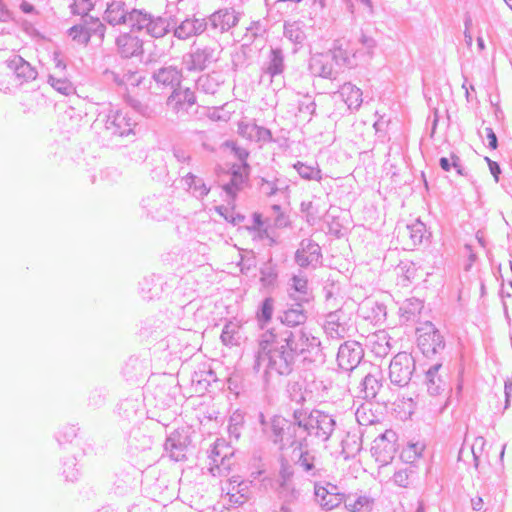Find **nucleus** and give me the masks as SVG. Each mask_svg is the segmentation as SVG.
<instances>
[{
    "mask_svg": "<svg viewBox=\"0 0 512 512\" xmlns=\"http://www.w3.org/2000/svg\"><path fill=\"white\" fill-rule=\"evenodd\" d=\"M249 153L234 144L226 143L223 151V161L231 173L230 183L224 184L223 189L233 200L248 180L250 167L247 163Z\"/></svg>",
    "mask_w": 512,
    "mask_h": 512,
    "instance_id": "nucleus-1",
    "label": "nucleus"
},
{
    "mask_svg": "<svg viewBox=\"0 0 512 512\" xmlns=\"http://www.w3.org/2000/svg\"><path fill=\"white\" fill-rule=\"evenodd\" d=\"M398 448V435L392 429H387L372 442L370 453L380 466L389 464Z\"/></svg>",
    "mask_w": 512,
    "mask_h": 512,
    "instance_id": "nucleus-2",
    "label": "nucleus"
},
{
    "mask_svg": "<svg viewBox=\"0 0 512 512\" xmlns=\"http://www.w3.org/2000/svg\"><path fill=\"white\" fill-rule=\"evenodd\" d=\"M415 371V360L410 353L400 352L394 356L389 366L390 380L399 386L407 385Z\"/></svg>",
    "mask_w": 512,
    "mask_h": 512,
    "instance_id": "nucleus-3",
    "label": "nucleus"
},
{
    "mask_svg": "<svg viewBox=\"0 0 512 512\" xmlns=\"http://www.w3.org/2000/svg\"><path fill=\"white\" fill-rule=\"evenodd\" d=\"M417 344L423 354L434 355L445 346L444 338L439 330L430 322L417 329Z\"/></svg>",
    "mask_w": 512,
    "mask_h": 512,
    "instance_id": "nucleus-4",
    "label": "nucleus"
},
{
    "mask_svg": "<svg viewBox=\"0 0 512 512\" xmlns=\"http://www.w3.org/2000/svg\"><path fill=\"white\" fill-rule=\"evenodd\" d=\"M104 31L105 27L98 18H89L71 27L68 35L77 45H87L92 37L102 39Z\"/></svg>",
    "mask_w": 512,
    "mask_h": 512,
    "instance_id": "nucleus-5",
    "label": "nucleus"
},
{
    "mask_svg": "<svg viewBox=\"0 0 512 512\" xmlns=\"http://www.w3.org/2000/svg\"><path fill=\"white\" fill-rule=\"evenodd\" d=\"M105 20L112 25L127 24L129 27L145 24L146 17L140 11L133 10L129 13L125 11L124 4L121 2L111 3L105 11Z\"/></svg>",
    "mask_w": 512,
    "mask_h": 512,
    "instance_id": "nucleus-6",
    "label": "nucleus"
},
{
    "mask_svg": "<svg viewBox=\"0 0 512 512\" xmlns=\"http://www.w3.org/2000/svg\"><path fill=\"white\" fill-rule=\"evenodd\" d=\"M143 25L144 24H140L135 25V27H130V32L123 33L117 38L116 45L119 53L123 57L132 58L143 54V41L140 38Z\"/></svg>",
    "mask_w": 512,
    "mask_h": 512,
    "instance_id": "nucleus-7",
    "label": "nucleus"
},
{
    "mask_svg": "<svg viewBox=\"0 0 512 512\" xmlns=\"http://www.w3.org/2000/svg\"><path fill=\"white\" fill-rule=\"evenodd\" d=\"M262 346L272 357L279 356L286 363L293 361L296 354L290 337L278 340L277 336L271 332L265 335Z\"/></svg>",
    "mask_w": 512,
    "mask_h": 512,
    "instance_id": "nucleus-8",
    "label": "nucleus"
},
{
    "mask_svg": "<svg viewBox=\"0 0 512 512\" xmlns=\"http://www.w3.org/2000/svg\"><path fill=\"white\" fill-rule=\"evenodd\" d=\"M315 496L317 503L325 510L336 509L346 501L345 495L339 491L338 487L330 483L316 485Z\"/></svg>",
    "mask_w": 512,
    "mask_h": 512,
    "instance_id": "nucleus-9",
    "label": "nucleus"
},
{
    "mask_svg": "<svg viewBox=\"0 0 512 512\" xmlns=\"http://www.w3.org/2000/svg\"><path fill=\"white\" fill-rule=\"evenodd\" d=\"M363 358V349L358 342H346L340 346L337 361L338 365L347 371L358 366Z\"/></svg>",
    "mask_w": 512,
    "mask_h": 512,
    "instance_id": "nucleus-10",
    "label": "nucleus"
},
{
    "mask_svg": "<svg viewBox=\"0 0 512 512\" xmlns=\"http://www.w3.org/2000/svg\"><path fill=\"white\" fill-rule=\"evenodd\" d=\"M296 262L301 267H307L314 263L319 262L321 258V250L317 243L312 241H303L300 248L297 250Z\"/></svg>",
    "mask_w": 512,
    "mask_h": 512,
    "instance_id": "nucleus-11",
    "label": "nucleus"
},
{
    "mask_svg": "<svg viewBox=\"0 0 512 512\" xmlns=\"http://www.w3.org/2000/svg\"><path fill=\"white\" fill-rule=\"evenodd\" d=\"M195 95L189 89H177L169 98V104L176 113H185L195 104Z\"/></svg>",
    "mask_w": 512,
    "mask_h": 512,
    "instance_id": "nucleus-12",
    "label": "nucleus"
},
{
    "mask_svg": "<svg viewBox=\"0 0 512 512\" xmlns=\"http://www.w3.org/2000/svg\"><path fill=\"white\" fill-rule=\"evenodd\" d=\"M427 393V404L438 412H442L449 399V392L446 387V383L439 384L437 386L428 385Z\"/></svg>",
    "mask_w": 512,
    "mask_h": 512,
    "instance_id": "nucleus-13",
    "label": "nucleus"
},
{
    "mask_svg": "<svg viewBox=\"0 0 512 512\" xmlns=\"http://www.w3.org/2000/svg\"><path fill=\"white\" fill-rule=\"evenodd\" d=\"M206 29V23L203 19L189 18L184 20L175 30V35L179 39H189L202 34Z\"/></svg>",
    "mask_w": 512,
    "mask_h": 512,
    "instance_id": "nucleus-14",
    "label": "nucleus"
},
{
    "mask_svg": "<svg viewBox=\"0 0 512 512\" xmlns=\"http://www.w3.org/2000/svg\"><path fill=\"white\" fill-rule=\"evenodd\" d=\"M238 132L244 138L254 141H268L272 138V134L268 129L259 127L254 123H240Z\"/></svg>",
    "mask_w": 512,
    "mask_h": 512,
    "instance_id": "nucleus-15",
    "label": "nucleus"
},
{
    "mask_svg": "<svg viewBox=\"0 0 512 512\" xmlns=\"http://www.w3.org/2000/svg\"><path fill=\"white\" fill-rule=\"evenodd\" d=\"M109 129L111 130L112 135L116 137H124L133 132V123L127 115L118 112L113 116Z\"/></svg>",
    "mask_w": 512,
    "mask_h": 512,
    "instance_id": "nucleus-16",
    "label": "nucleus"
},
{
    "mask_svg": "<svg viewBox=\"0 0 512 512\" xmlns=\"http://www.w3.org/2000/svg\"><path fill=\"white\" fill-rule=\"evenodd\" d=\"M306 321V314L301 305L295 308H289L283 312L281 322L290 327H295L304 324Z\"/></svg>",
    "mask_w": 512,
    "mask_h": 512,
    "instance_id": "nucleus-17",
    "label": "nucleus"
},
{
    "mask_svg": "<svg viewBox=\"0 0 512 512\" xmlns=\"http://www.w3.org/2000/svg\"><path fill=\"white\" fill-rule=\"evenodd\" d=\"M341 96L349 108H358L362 103V92L354 85L344 84L341 88Z\"/></svg>",
    "mask_w": 512,
    "mask_h": 512,
    "instance_id": "nucleus-18",
    "label": "nucleus"
},
{
    "mask_svg": "<svg viewBox=\"0 0 512 512\" xmlns=\"http://www.w3.org/2000/svg\"><path fill=\"white\" fill-rule=\"evenodd\" d=\"M424 448L422 442L409 443L401 450L400 458L405 463L413 464L422 456Z\"/></svg>",
    "mask_w": 512,
    "mask_h": 512,
    "instance_id": "nucleus-19",
    "label": "nucleus"
},
{
    "mask_svg": "<svg viewBox=\"0 0 512 512\" xmlns=\"http://www.w3.org/2000/svg\"><path fill=\"white\" fill-rule=\"evenodd\" d=\"M297 172L305 179L308 180H320L321 171L316 162L309 160L298 162L295 165Z\"/></svg>",
    "mask_w": 512,
    "mask_h": 512,
    "instance_id": "nucleus-20",
    "label": "nucleus"
},
{
    "mask_svg": "<svg viewBox=\"0 0 512 512\" xmlns=\"http://www.w3.org/2000/svg\"><path fill=\"white\" fill-rule=\"evenodd\" d=\"M155 78L158 83L173 86L179 82L180 77L176 70L171 68H164L156 74Z\"/></svg>",
    "mask_w": 512,
    "mask_h": 512,
    "instance_id": "nucleus-21",
    "label": "nucleus"
},
{
    "mask_svg": "<svg viewBox=\"0 0 512 512\" xmlns=\"http://www.w3.org/2000/svg\"><path fill=\"white\" fill-rule=\"evenodd\" d=\"M274 310V300L271 297L266 298L261 306V311L258 314V320L263 325L269 323L272 319Z\"/></svg>",
    "mask_w": 512,
    "mask_h": 512,
    "instance_id": "nucleus-22",
    "label": "nucleus"
},
{
    "mask_svg": "<svg viewBox=\"0 0 512 512\" xmlns=\"http://www.w3.org/2000/svg\"><path fill=\"white\" fill-rule=\"evenodd\" d=\"M441 365H435L432 368H430L426 373V386L432 385L437 386L439 384H444V377L440 373Z\"/></svg>",
    "mask_w": 512,
    "mask_h": 512,
    "instance_id": "nucleus-23",
    "label": "nucleus"
},
{
    "mask_svg": "<svg viewBox=\"0 0 512 512\" xmlns=\"http://www.w3.org/2000/svg\"><path fill=\"white\" fill-rule=\"evenodd\" d=\"M93 7L94 3L92 0H74L71 9L74 14L85 16Z\"/></svg>",
    "mask_w": 512,
    "mask_h": 512,
    "instance_id": "nucleus-24",
    "label": "nucleus"
},
{
    "mask_svg": "<svg viewBox=\"0 0 512 512\" xmlns=\"http://www.w3.org/2000/svg\"><path fill=\"white\" fill-rule=\"evenodd\" d=\"M370 507V500L367 497L359 496L352 502L346 504L350 512H365Z\"/></svg>",
    "mask_w": 512,
    "mask_h": 512,
    "instance_id": "nucleus-25",
    "label": "nucleus"
},
{
    "mask_svg": "<svg viewBox=\"0 0 512 512\" xmlns=\"http://www.w3.org/2000/svg\"><path fill=\"white\" fill-rule=\"evenodd\" d=\"M451 163L449 161V159L447 158H441L440 159V165H441V168L444 170V171H450V168L451 166H453L457 173L460 174V175H463V170H462V167L460 165V159L457 155L455 154H452L451 155Z\"/></svg>",
    "mask_w": 512,
    "mask_h": 512,
    "instance_id": "nucleus-26",
    "label": "nucleus"
},
{
    "mask_svg": "<svg viewBox=\"0 0 512 512\" xmlns=\"http://www.w3.org/2000/svg\"><path fill=\"white\" fill-rule=\"evenodd\" d=\"M239 328V324H233L232 322L227 323L221 334L223 343L231 344L234 339V335L237 333Z\"/></svg>",
    "mask_w": 512,
    "mask_h": 512,
    "instance_id": "nucleus-27",
    "label": "nucleus"
},
{
    "mask_svg": "<svg viewBox=\"0 0 512 512\" xmlns=\"http://www.w3.org/2000/svg\"><path fill=\"white\" fill-rule=\"evenodd\" d=\"M51 85L59 92L67 94L71 90V85L62 77L50 75Z\"/></svg>",
    "mask_w": 512,
    "mask_h": 512,
    "instance_id": "nucleus-28",
    "label": "nucleus"
},
{
    "mask_svg": "<svg viewBox=\"0 0 512 512\" xmlns=\"http://www.w3.org/2000/svg\"><path fill=\"white\" fill-rule=\"evenodd\" d=\"M299 112L302 117L307 120H311L312 116L316 112V103L313 100H310L306 103H302L299 108Z\"/></svg>",
    "mask_w": 512,
    "mask_h": 512,
    "instance_id": "nucleus-29",
    "label": "nucleus"
},
{
    "mask_svg": "<svg viewBox=\"0 0 512 512\" xmlns=\"http://www.w3.org/2000/svg\"><path fill=\"white\" fill-rule=\"evenodd\" d=\"M217 211L219 214H221L227 221L231 223H237L240 222L243 217L240 214L234 213V206L231 207V211L227 208H224L222 206L217 208Z\"/></svg>",
    "mask_w": 512,
    "mask_h": 512,
    "instance_id": "nucleus-30",
    "label": "nucleus"
},
{
    "mask_svg": "<svg viewBox=\"0 0 512 512\" xmlns=\"http://www.w3.org/2000/svg\"><path fill=\"white\" fill-rule=\"evenodd\" d=\"M351 12L354 11V2L363 9V11L371 13L373 10V5L371 0H345Z\"/></svg>",
    "mask_w": 512,
    "mask_h": 512,
    "instance_id": "nucleus-31",
    "label": "nucleus"
},
{
    "mask_svg": "<svg viewBox=\"0 0 512 512\" xmlns=\"http://www.w3.org/2000/svg\"><path fill=\"white\" fill-rule=\"evenodd\" d=\"M293 288L295 291L305 294L308 290V280L303 276H294Z\"/></svg>",
    "mask_w": 512,
    "mask_h": 512,
    "instance_id": "nucleus-32",
    "label": "nucleus"
},
{
    "mask_svg": "<svg viewBox=\"0 0 512 512\" xmlns=\"http://www.w3.org/2000/svg\"><path fill=\"white\" fill-rule=\"evenodd\" d=\"M332 56L336 63L346 62L348 60L347 50L341 46H336L332 50Z\"/></svg>",
    "mask_w": 512,
    "mask_h": 512,
    "instance_id": "nucleus-33",
    "label": "nucleus"
},
{
    "mask_svg": "<svg viewBox=\"0 0 512 512\" xmlns=\"http://www.w3.org/2000/svg\"><path fill=\"white\" fill-rule=\"evenodd\" d=\"M485 160L488 163L489 170L494 177V182L497 183L499 181V175L501 173L500 166L498 165L497 162L492 161L488 157H485Z\"/></svg>",
    "mask_w": 512,
    "mask_h": 512,
    "instance_id": "nucleus-34",
    "label": "nucleus"
},
{
    "mask_svg": "<svg viewBox=\"0 0 512 512\" xmlns=\"http://www.w3.org/2000/svg\"><path fill=\"white\" fill-rule=\"evenodd\" d=\"M52 64L54 65V69L56 70V74H61L66 68L65 63L60 58L59 54L55 53L52 58Z\"/></svg>",
    "mask_w": 512,
    "mask_h": 512,
    "instance_id": "nucleus-35",
    "label": "nucleus"
},
{
    "mask_svg": "<svg viewBox=\"0 0 512 512\" xmlns=\"http://www.w3.org/2000/svg\"><path fill=\"white\" fill-rule=\"evenodd\" d=\"M276 273L270 271L268 273H262L261 282L264 286H273L276 281Z\"/></svg>",
    "mask_w": 512,
    "mask_h": 512,
    "instance_id": "nucleus-36",
    "label": "nucleus"
},
{
    "mask_svg": "<svg viewBox=\"0 0 512 512\" xmlns=\"http://www.w3.org/2000/svg\"><path fill=\"white\" fill-rule=\"evenodd\" d=\"M26 72H28L29 77H35V71L30 67L28 63L23 62L17 67V74L20 76L26 74Z\"/></svg>",
    "mask_w": 512,
    "mask_h": 512,
    "instance_id": "nucleus-37",
    "label": "nucleus"
},
{
    "mask_svg": "<svg viewBox=\"0 0 512 512\" xmlns=\"http://www.w3.org/2000/svg\"><path fill=\"white\" fill-rule=\"evenodd\" d=\"M253 219H254V229H256L258 232L263 231L266 233L265 222L262 220V216L259 213H254Z\"/></svg>",
    "mask_w": 512,
    "mask_h": 512,
    "instance_id": "nucleus-38",
    "label": "nucleus"
},
{
    "mask_svg": "<svg viewBox=\"0 0 512 512\" xmlns=\"http://www.w3.org/2000/svg\"><path fill=\"white\" fill-rule=\"evenodd\" d=\"M487 138L489 141V146L495 150L498 147L497 137L494 131L491 128H486Z\"/></svg>",
    "mask_w": 512,
    "mask_h": 512,
    "instance_id": "nucleus-39",
    "label": "nucleus"
},
{
    "mask_svg": "<svg viewBox=\"0 0 512 512\" xmlns=\"http://www.w3.org/2000/svg\"><path fill=\"white\" fill-rule=\"evenodd\" d=\"M511 389H512V382L511 381H507L505 383V396H506L505 406H504L505 409L509 406V397H510Z\"/></svg>",
    "mask_w": 512,
    "mask_h": 512,
    "instance_id": "nucleus-40",
    "label": "nucleus"
},
{
    "mask_svg": "<svg viewBox=\"0 0 512 512\" xmlns=\"http://www.w3.org/2000/svg\"><path fill=\"white\" fill-rule=\"evenodd\" d=\"M225 17H228L229 19L232 18V23L234 24V21H235V18L230 15L229 13H222V12H217L215 15H214V21L215 22H218L220 21L222 18H225Z\"/></svg>",
    "mask_w": 512,
    "mask_h": 512,
    "instance_id": "nucleus-41",
    "label": "nucleus"
},
{
    "mask_svg": "<svg viewBox=\"0 0 512 512\" xmlns=\"http://www.w3.org/2000/svg\"><path fill=\"white\" fill-rule=\"evenodd\" d=\"M312 4L315 8L322 10L325 7V0H312Z\"/></svg>",
    "mask_w": 512,
    "mask_h": 512,
    "instance_id": "nucleus-42",
    "label": "nucleus"
},
{
    "mask_svg": "<svg viewBox=\"0 0 512 512\" xmlns=\"http://www.w3.org/2000/svg\"><path fill=\"white\" fill-rule=\"evenodd\" d=\"M22 10L26 13H29L33 10V7L30 4L24 3L22 4Z\"/></svg>",
    "mask_w": 512,
    "mask_h": 512,
    "instance_id": "nucleus-43",
    "label": "nucleus"
},
{
    "mask_svg": "<svg viewBox=\"0 0 512 512\" xmlns=\"http://www.w3.org/2000/svg\"><path fill=\"white\" fill-rule=\"evenodd\" d=\"M473 504L475 509H480L482 506V499L476 498L475 500H473Z\"/></svg>",
    "mask_w": 512,
    "mask_h": 512,
    "instance_id": "nucleus-44",
    "label": "nucleus"
},
{
    "mask_svg": "<svg viewBox=\"0 0 512 512\" xmlns=\"http://www.w3.org/2000/svg\"><path fill=\"white\" fill-rule=\"evenodd\" d=\"M302 465L305 467L306 470L312 469L313 465L306 462V459L304 457L301 458Z\"/></svg>",
    "mask_w": 512,
    "mask_h": 512,
    "instance_id": "nucleus-45",
    "label": "nucleus"
},
{
    "mask_svg": "<svg viewBox=\"0 0 512 512\" xmlns=\"http://www.w3.org/2000/svg\"><path fill=\"white\" fill-rule=\"evenodd\" d=\"M484 295H485V286H484V284L481 283L480 288H479L478 297L482 298Z\"/></svg>",
    "mask_w": 512,
    "mask_h": 512,
    "instance_id": "nucleus-46",
    "label": "nucleus"
},
{
    "mask_svg": "<svg viewBox=\"0 0 512 512\" xmlns=\"http://www.w3.org/2000/svg\"><path fill=\"white\" fill-rule=\"evenodd\" d=\"M167 447H171V448H174L175 447V444L173 442V439L170 438L168 441H167Z\"/></svg>",
    "mask_w": 512,
    "mask_h": 512,
    "instance_id": "nucleus-47",
    "label": "nucleus"
},
{
    "mask_svg": "<svg viewBox=\"0 0 512 512\" xmlns=\"http://www.w3.org/2000/svg\"><path fill=\"white\" fill-rule=\"evenodd\" d=\"M370 381H375L372 377L368 376L365 378V383L367 384Z\"/></svg>",
    "mask_w": 512,
    "mask_h": 512,
    "instance_id": "nucleus-48",
    "label": "nucleus"
},
{
    "mask_svg": "<svg viewBox=\"0 0 512 512\" xmlns=\"http://www.w3.org/2000/svg\"><path fill=\"white\" fill-rule=\"evenodd\" d=\"M507 5L512 9V0H504Z\"/></svg>",
    "mask_w": 512,
    "mask_h": 512,
    "instance_id": "nucleus-49",
    "label": "nucleus"
},
{
    "mask_svg": "<svg viewBox=\"0 0 512 512\" xmlns=\"http://www.w3.org/2000/svg\"><path fill=\"white\" fill-rule=\"evenodd\" d=\"M478 42H479V46H480V48H481V49H483V48H484V43H483V41H482L481 39H479V40H478Z\"/></svg>",
    "mask_w": 512,
    "mask_h": 512,
    "instance_id": "nucleus-50",
    "label": "nucleus"
},
{
    "mask_svg": "<svg viewBox=\"0 0 512 512\" xmlns=\"http://www.w3.org/2000/svg\"><path fill=\"white\" fill-rule=\"evenodd\" d=\"M506 266H507V267H509V268L512 270V264H511V262H510V261H508V262L506 263Z\"/></svg>",
    "mask_w": 512,
    "mask_h": 512,
    "instance_id": "nucleus-51",
    "label": "nucleus"
},
{
    "mask_svg": "<svg viewBox=\"0 0 512 512\" xmlns=\"http://www.w3.org/2000/svg\"><path fill=\"white\" fill-rule=\"evenodd\" d=\"M219 446H220L219 444H216V446H215V453H216L217 455L219 454V452L217 451V450H218V448H219Z\"/></svg>",
    "mask_w": 512,
    "mask_h": 512,
    "instance_id": "nucleus-52",
    "label": "nucleus"
},
{
    "mask_svg": "<svg viewBox=\"0 0 512 512\" xmlns=\"http://www.w3.org/2000/svg\"><path fill=\"white\" fill-rule=\"evenodd\" d=\"M236 438L238 439L240 437V434L239 433H236L235 434Z\"/></svg>",
    "mask_w": 512,
    "mask_h": 512,
    "instance_id": "nucleus-53",
    "label": "nucleus"
}]
</instances>
